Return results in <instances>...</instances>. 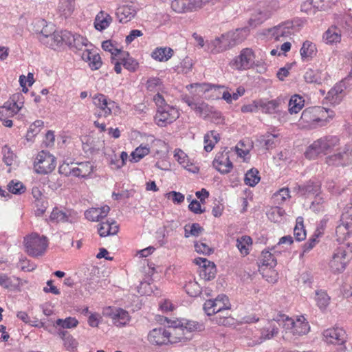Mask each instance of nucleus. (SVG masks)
Wrapping results in <instances>:
<instances>
[{
	"instance_id": "a878e982",
	"label": "nucleus",
	"mask_w": 352,
	"mask_h": 352,
	"mask_svg": "<svg viewBox=\"0 0 352 352\" xmlns=\"http://www.w3.org/2000/svg\"><path fill=\"white\" fill-rule=\"evenodd\" d=\"M110 211L108 206H104L101 208H91L86 210L85 216L87 219L91 221H100L107 216Z\"/></svg>"
},
{
	"instance_id": "39448f33",
	"label": "nucleus",
	"mask_w": 352,
	"mask_h": 352,
	"mask_svg": "<svg viewBox=\"0 0 352 352\" xmlns=\"http://www.w3.org/2000/svg\"><path fill=\"white\" fill-rule=\"evenodd\" d=\"M24 243L27 253L33 257L43 255L48 245L47 237L36 233L25 237Z\"/></svg>"
},
{
	"instance_id": "09e8293b",
	"label": "nucleus",
	"mask_w": 352,
	"mask_h": 352,
	"mask_svg": "<svg viewBox=\"0 0 352 352\" xmlns=\"http://www.w3.org/2000/svg\"><path fill=\"white\" fill-rule=\"evenodd\" d=\"M260 179L259 173L255 168L249 170L245 175V184L252 187L256 186Z\"/></svg>"
},
{
	"instance_id": "69168bd1",
	"label": "nucleus",
	"mask_w": 352,
	"mask_h": 352,
	"mask_svg": "<svg viewBox=\"0 0 352 352\" xmlns=\"http://www.w3.org/2000/svg\"><path fill=\"white\" fill-rule=\"evenodd\" d=\"M344 154H346L344 149L340 150L337 153L329 156L327 162L329 165H338L341 163Z\"/></svg>"
},
{
	"instance_id": "4468645a",
	"label": "nucleus",
	"mask_w": 352,
	"mask_h": 352,
	"mask_svg": "<svg viewBox=\"0 0 352 352\" xmlns=\"http://www.w3.org/2000/svg\"><path fill=\"white\" fill-rule=\"evenodd\" d=\"M93 103L100 109L97 113L98 117H107L112 113L115 108H118L117 104L109 99L107 96L102 94H97L93 97Z\"/></svg>"
},
{
	"instance_id": "4d7b16f0",
	"label": "nucleus",
	"mask_w": 352,
	"mask_h": 352,
	"mask_svg": "<svg viewBox=\"0 0 352 352\" xmlns=\"http://www.w3.org/2000/svg\"><path fill=\"white\" fill-rule=\"evenodd\" d=\"M340 223L349 228V230H352V206L344 208Z\"/></svg>"
},
{
	"instance_id": "c9c22d12",
	"label": "nucleus",
	"mask_w": 352,
	"mask_h": 352,
	"mask_svg": "<svg viewBox=\"0 0 352 352\" xmlns=\"http://www.w3.org/2000/svg\"><path fill=\"white\" fill-rule=\"evenodd\" d=\"M74 0H59L58 11L59 14L67 19L70 16L74 11Z\"/></svg>"
},
{
	"instance_id": "473e14b6",
	"label": "nucleus",
	"mask_w": 352,
	"mask_h": 352,
	"mask_svg": "<svg viewBox=\"0 0 352 352\" xmlns=\"http://www.w3.org/2000/svg\"><path fill=\"white\" fill-rule=\"evenodd\" d=\"M136 11L131 6H122L120 7L116 12L119 21L125 23L131 21L135 15Z\"/></svg>"
},
{
	"instance_id": "a211bd4d",
	"label": "nucleus",
	"mask_w": 352,
	"mask_h": 352,
	"mask_svg": "<svg viewBox=\"0 0 352 352\" xmlns=\"http://www.w3.org/2000/svg\"><path fill=\"white\" fill-rule=\"evenodd\" d=\"M168 343L177 344L179 342H186L191 339V335H188L178 323L167 329Z\"/></svg>"
},
{
	"instance_id": "423d86ee",
	"label": "nucleus",
	"mask_w": 352,
	"mask_h": 352,
	"mask_svg": "<svg viewBox=\"0 0 352 352\" xmlns=\"http://www.w3.org/2000/svg\"><path fill=\"white\" fill-rule=\"evenodd\" d=\"M300 24L296 21H286L269 30V34L276 41H283L284 38L294 34L300 30Z\"/></svg>"
},
{
	"instance_id": "774afa93",
	"label": "nucleus",
	"mask_w": 352,
	"mask_h": 352,
	"mask_svg": "<svg viewBox=\"0 0 352 352\" xmlns=\"http://www.w3.org/2000/svg\"><path fill=\"white\" fill-rule=\"evenodd\" d=\"M324 200L323 197L317 195L315 199L312 201L310 208L314 212H320L324 210Z\"/></svg>"
},
{
	"instance_id": "5fc2aeb1",
	"label": "nucleus",
	"mask_w": 352,
	"mask_h": 352,
	"mask_svg": "<svg viewBox=\"0 0 352 352\" xmlns=\"http://www.w3.org/2000/svg\"><path fill=\"white\" fill-rule=\"evenodd\" d=\"M146 87L149 91H158L162 89L163 84L160 78L152 77L147 80Z\"/></svg>"
},
{
	"instance_id": "bb28decb",
	"label": "nucleus",
	"mask_w": 352,
	"mask_h": 352,
	"mask_svg": "<svg viewBox=\"0 0 352 352\" xmlns=\"http://www.w3.org/2000/svg\"><path fill=\"white\" fill-rule=\"evenodd\" d=\"M330 4V0H308L301 6V10L308 14L315 12V10H324Z\"/></svg>"
},
{
	"instance_id": "f704fd0d",
	"label": "nucleus",
	"mask_w": 352,
	"mask_h": 352,
	"mask_svg": "<svg viewBox=\"0 0 352 352\" xmlns=\"http://www.w3.org/2000/svg\"><path fill=\"white\" fill-rule=\"evenodd\" d=\"M111 21L112 18L109 14L100 11L96 16L94 26L96 30L102 31L109 26Z\"/></svg>"
},
{
	"instance_id": "de8ad7c7",
	"label": "nucleus",
	"mask_w": 352,
	"mask_h": 352,
	"mask_svg": "<svg viewBox=\"0 0 352 352\" xmlns=\"http://www.w3.org/2000/svg\"><path fill=\"white\" fill-rule=\"evenodd\" d=\"M294 235L298 241H303L306 238V231L303 225V219L298 217L296 219V224L294 229Z\"/></svg>"
},
{
	"instance_id": "9b49d317",
	"label": "nucleus",
	"mask_w": 352,
	"mask_h": 352,
	"mask_svg": "<svg viewBox=\"0 0 352 352\" xmlns=\"http://www.w3.org/2000/svg\"><path fill=\"white\" fill-rule=\"evenodd\" d=\"M179 116V113L175 107L165 105L164 107H161L160 110H157L154 119L157 125L164 127L173 123Z\"/></svg>"
},
{
	"instance_id": "3c124183",
	"label": "nucleus",
	"mask_w": 352,
	"mask_h": 352,
	"mask_svg": "<svg viewBox=\"0 0 352 352\" xmlns=\"http://www.w3.org/2000/svg\"><path fill=\"white\" fill-rule=\"evenodd\" d=\"M184 289L190 296L195 297L201 292V289L197 282L195 280H189L184 285Z\"/></svg>"
},
{
	"instance_id": "4c0bfd02",
	"label": "nucleus",
	"mask_w": 352,
	"mask_h": 352,
	"mask_svg": "<svg viewBox=\"0 0 352 352\" xmlns=\"http://www.w3.org/2000/svg\"><path fill=\"white\" fill-rule=\"evenodd\" d=\"M320 190V184L318 182L309 181L306 185L299 186L298 190L301 195H314L319 192Z\"/></svg>"
},
{
	"instance_id": "72a5a7b5",
	"label": "nucleus",
	"mask_w": 352,
	"mask_h": 352,
	"mask_svg": "<svg viewBox=\"0 0 352 352\" xmlns=\"http://www.w3.org/2000/svg\"><path fill=\"white\" fill-rule=\"evenodd\" d=\"M252 245V239L250 236L243 235L236 239V246L243 256L250 254Z\"/></svg>"
},
{
	"instance_id": "ea45409f",
	"label": "nucleus",
	"mask_w": 352,
	"mask_h": 352,
	"mask_svg": "<svg viewBox=\"0 0 352 352\" xmlns=\"http://www.w3.org/2000/svg\"><path fill=\"white\" fill-rule=\"evenodd\" d=\"M173 54V50L170 47L156 48L152 52V57L157 60L163 62L169 60Z\"/></svg>"
},
{
	"instance_id": "58836bf2",
	"label": "nucleus",
	"mask_w": 352,
	"mask_h": 352,
	"mask_svg": "<svg viewBox=\"0 0 352 352\" xmlns=\"http://www.w3.org/2000/svg\"><path fill=\"white\" fill-rule=\"evenodd\" d=\"M119 60L122 61L124 67L130 72H135L138 67V63L131 57L128 52H122L120 53Z\"/></svg>"
},
{
	"instance_id": "dca6fc26",
	"label": "nucleus",
	"mask_w": 352,
	"mask_h": 352,
	"mask_svg": "<svg viewBox=\"0 0 352 352\" xmlns=\"http://www.w3.org/2000/svg\"><path fill=\"white\" fill-rule=\"evenodd\" d=\"M195 262L199 266V275L204 279L210 280L215 277L217 269L214 263L204 258H195Z\"/></svg>"
},
{
	"instance_id": "052dcab7",
	"label": "nucleus",
	"mask_w": 352,
	"mask_h": 352,
	"mask_svg": "<svg viewBox=\"0 0 352 352\" xmlns=\"http://www.w3.org/2000/svg\"><path fill=\"white\" fill-rule=\"evenodd\" d=\"M149 153V148L144 147H138L134 151H133L131 154V162H137L143 158L144 156L148 155Z\"/></svg>"
},
{
	"instance_id": "c03bdc74",
	"label": "nucleus",
	"mask_w": 352,
	"mask_h": 352,
	"mask_svg": "<svg viewBox=\"0 0 352 352\" xmlns=\"http://www.w3.org/2000/svg\"><path fill=\"white\" fill-rule=\"evenodd\" d=\"M19 283V279L15 276H8L5 274H0V285L3 288L13 289Z\"/></svg>"
},
{
	"instance_id": "603ef678",
	"label": "nucleus",
	"mask_w": 352,
	"mask_h": 352,
	"mask_svg": "<svg viewBox=\"0 0 352 352\" xmlns=\"http://www.w3.org/2000/svg\"><path fill=\"white\" fill-rule=\"evenodd\" d=\"M351 233H352V230H349V228L345 226L341 223L336 226V234L337 236V241L339 242H343L345 241Z\"/></svg>"
},
{
	"instance_id": "49530a36",
	"label": "nucleus",
	"mask_w": 352,
	"mask_h": 352,
	"mask_svg": "<svg viewBox=\"0 0 352 352\" xmlns=\"http://www.w3.org/2000/svg\"><path fill=\"white\" fill-rule=\"evenodd\" d=\"M21 98H22V95L18 93L12 95L10 100L4 103L3 107L8 110V113L10 116L18 113V107H15L16 100H20Z\"/></svg>"
},
{
	"instance_id": "393cba45",
	"label": "nucleus",
	"mask_w": 352,
	"mask_h": 352,
	"mask_svg": "<svg viewBox=\"0 0 352 352\" xmlns=\"http://www.w3.org/2000/svg\"><path fill=\"white\" fill-rule=\"evenodd\" d=\"M317 52L316 44L308 40L302 43L300 50L301 59L304 62L311 60L317 55Z\"/></svg>"
},
{
	"instance_id": "6ab92c4d",
	"label": "nucleus",
	"mask_w": 352,
	"mask_h": 352,
	"mask_svg": "<svg viewBox=\"0 0 352 352\" xmlns=\"http://www.w3.org/2000/svg\"><path fill=\"white\" fill-rule=\"evenodd\" d=\"M212 164L215 169L221 174L230 173L233 168L232 163L229 159L228 152L218 153Z\"/></svg>"
},
{
	"instance_id": "6e6d98bb",
	"label": "nucleus",
	"mask_w": 352,
	"mask_h": 352,
	"mask_svg": "<svg viewBox=\"0 0 352 352\" xmlns=\"http://www.w3.org/2000/svg\"><path fill=\"white\" fill-rule=\"evenodd\" d=\"M186 1L187 0H173L171 1L172 10L177 13L190 12Z\"/></svg>"
},
{
	"instance_id": "c85d7f7f",
	"label": "nucleus",
	"mask_w": 352,
	"mask_h": 352,
	"mask_svg": "<svg viewBox=\"0 0 352 352\" xmlns=\"http://www.w3.org/2000/svg\"><path fill=\"white\" fill-rule=\"evenodd\" d=\"M276 265V260L274 254L267 250H263L258 258L259 271L264 273V267L274 268Z\"/></svg>"
},
{
	"instance_id": "ddd939ff",
	"label": "nucleus",
	"mask_w": 352,
	"mask_h": 352,
	"mask_svg": "<svg viewBox=\"0 0 352 352\" xmlns=\"http://www.w3.org/2000/svg\"><path fill=\"white\" fill-rule=\"evenodd\" d=\"M255 54L251 48L243 49L239 55L232 61L231 65L236 69L245 70L254 65Z\"/></svg>"
},
{
	"instance_id": "2eb2a0df",
	"label": "nucleus",
	"mask_w": 352,
	"mask_h": 352,
	"mask_svg": "<svg viewBox=\"0 0 352 352\" xmlns=\"http://www.w3.org/2000/svg\"><path fill=\"white\" fill-rule=\"evenodd\" d=\"M103 314L104 316L111 318L113 324L117 327L125 326L131 319L128 311L114 307H105L103 309Z\"/></svg>"
},
{
	"instance_id": "6e6552de",
	"label": "nucleus",
	"mask_w": 352,
	"mask_h": 352,
	"mask_svg": "<svg viewBox=\"0 0 352 352\" xmlns=\"http://www.w3.org/2000/svg\"><path fill=\"white\" fill-rule=\"evenodd\" d=\"M230 304L228 298L223 294L219 295L215 299H210L204 304V309L208 316L221 314L228 311Z\"/></svg>"
},
{
	"instance_id": "bf43d9fd",
	"label": "nucleus",
	"mask_w": 352,
	"mask_h": 352,
	"mask_svg": "<svg viewBox=\"0 0 352 352\" xmlns=\"http://www.w3.org/2000/svg\"><path fill=\"white\" fill-rule=\"evenodd\" d=\"M278 136L277 134L267 133L261 138V142L263 143L266 149L272 148L276 146V139Z\"/></svg>"
},
{
	"instance_id": "aec40b11",
	"label": "nucleus",
	"mask_w": 352,
	"mask_h": 352,
	"mask_svg": "<svg viewBox=\"0 0 352 352\" xmlns=\"http://www.w3.org/2000/svg\"><path fill=\"white\" fill-rule=\"evenodd\" d=\"M147 339L153 345L167 344L169 340L167 329L163 327L155 328L149 331Z\"/></svg>"
},
{
	"instance_id": "2f4dec72",
	"label": "nucleus",
	"mask_w": 352,
	"mask_h": 352,
	"mask_svg": "<svg viewBox=\"0 0 352 352\" xmlns=\"http://www.w3.org/2000/svg\"><path fill=\"white\" fill-rule=\"evenodd\" d=\"M69 35L67 36L65 45L76 50H81L82 47L87 46V39L79 34H74L69 31Z\"/></svg>"
},
{
	"instance_id": "e2e57ef3",
	"label": "nucleus",
	"mask_w": 352,
	"mask_h": 352,
	"mask_svg": "<svg viewBox=\"0 0 352 352\" xmlns=\"http://www.w3.org/2000/svg\"><path fill=\"white\" fill-rule=\"evenodd\" d=\"M3 160L7 166H11L16 157L15 155L8 146L2 148Z\"/></svg>"
},
{
	"instance_id": "20e7f679",
	"label": "nucleus",
	"mask_w": 352,
	"mask_h": 352,
	"mask_svg": "<svg viewBox=\"0 0 352 352\" xmlns=\"http://www.w3.org/2000/svg\"><path fill=\"white\" fill-rule=\"evenodd\" d=\"M351 254L347 248L340 246L336 248L329 262V267L333 274H340L344 271L351 261Z\"/></svg>"
},
{
	"instance_id": "f257e3e1",
	"label": "nucleus",
	"mask_w": 352,
	"mask_h": 352,
	"mask_svg": "<svg viewBox=\"0 0 352 352\" xmlns=\"http://www.w3.org/2000/svg\"><path fill=\"white\" fill-rule=\"evenodd\" d=\"M277 320L283 322V339L289 342H294L298 338L306 335L310 330L309 324L303 316L294 320L283 315Z\"/></svg>"
},
{
	"instance_id": "4be33fe9",
	"label": "nucleus",
	"mask_w": 352,
	"mask_h": 352,
	"mask_svg": "<svg viewBox=\"0 0 352 352\" xmlns=\"http://www.w3.org/2000/svg\"><path fill=\"white\" fill-rule=\"evenodd\" d=\"M188 89H195V92L197 94L191 93V96H195L196 98V96H202L204 94L208 93L209 91H219V94L221 89H224L225 86L223 85H217L209 83H195L190 84L186 87Z\"/></svg>"
},
{
	"instance_id": "5701e85b",
	"label": "nucleus",
	"mask_w": 352,
	"mask_h": 352,
	"mask_svg": "<svg viewBox=\"0 0 352 352\" xmlns=\"http://www.w3.org/2000/svg\"><path fill=\"white\" fill-rule=\"evenodd\" d=\"M97 227L98 234L101 237L116 234L119 230L118 225L113 219L100 222Z\"/></svg>"
},
{
	"instance_id": "9d476101",
	"label": "nucleus",
	"mask_w": 352,
	"mask_h": 352,
	"mask_svg": "<svg viewBox=\"0 0 352 352\" xmlns=\"http://www.w3.org/2000/svg\"><path fill=\"white\" fill-rule=\"evenodd\" d=\"M55 167V157L49 152L41 151L37 154L34 162V168L38 173L47 174L51 173Z\"/></svg>"
},
{
	"instance_id": "412c9836",
	"label": "nucleus",
	"mask_w": 352,
	"mask_h": 352,
	"mask_svg": "<svg viewBox=\"0 0 352 352\" xmlns=\"http://www.w3.org/2000/svg\"><path fill=\"white\" fill-rule=\"evenodd\" d=\"M228 32L222 34L220 37L216 38L210 43L211 52L213 53H219L226 51L234 47L232 41H230Z\"/></svg>"
},
{
	"instance_id": "b1692460",
	"label": "nucleus",
	"mask_w": 352,
	"mask_h": 352,
	"mask_svg": "<svg viewBox=\"0 0 352 352\" xmlns=\"http://www.w3.org/2000/svg\"><path fill=\"white\" fill-rule=\"evenodd\" d=\"M345 88L344 82L342 80L328 91L326 99L332 104H339L343 98V91Z\"/></svg>"
},
{
	"instance_id": "a19ab883",
	"label": "nucleus",
	"mask_w": 352,
	"mask_h": 352,
	"mask_svg": "<svg viewBox=\"0 0 352 352\" xmlns=\"http://www.w3.org/2000/svg\"><path fill=\"white\" fill-rule=\"evenodd\" d=\"M219 139V134L215 131H210L207 133L204 136V150L206 152L211 151Z\"/></svg>"
},
{
	"instance_id": "37998d69",
	"label": "nucleus",
	"mask_w": 352,
	"mask_h": 352,
	"mask_svg": "<svg viewBox=\"0 0 352 352\" xmlns=\"http://www.w3.org/2000/svg\"><path fill=\"white\" fill-rule=\"evenodd\" d=\"M305 100L298 95L293 96L289 101V111L291 114L298 113L304 107Z\"/></svg>"
},
{
	"instance_id": "0eeeda50",
	"label": "nucleus",
	"mask_w": 352,
	"mask_h": 352,
	"mask_svg": "<svg viewBox=\"0 0 352 352\" xmlns=\"http://www.w3.org/2000/svg\"><path fill=\"white\" fill-rule=\"evenodd\" d=\"M346 340V333L342 328L327 329L323 332V340L327 344L336 345L338 351L340 352L345 351Z\"/></svg>"
},
{
	"instance_id": "7ed1b4c3",
	"label": "nucleus",
	"mask_w": 352,
	"mask_h": 352,
	"mask_svg": "<svg viewBox=\"0 0 352 352\" xmlns=\"http://www.w3.org/2000/svg\"><path fill=\"white\" fill-rule=\"evenodd\" d=\"M339 144V138L337 136L327 135L322 137L314 141L307 148L305 156L309 160L316 159L320 154L326 155Z\"/></svg>"
},
{
	"instance_id": "8fccbe9b",
	"label": "nucleus",
	"mask_w": 352,
	"mask_h": 352,
	"mask_svg": "<svg viewBox=\"0 0 352 352\" xmlns=\"http://www.w3.org/2000/svg\"><path fill=\"white\" fill-rule=\"evenodd\" d=\"M316 301L320 309H324L329 304L330 297L326 292L318 290L316 292Z\"/></svg>"
},
{
	"instance_id": "680f3d73",
	"label": "nucleus",
	"mask_w": 352,
	"mask_h": 352,
	"mask_svg": "<svg viewBox=\"0 0 352 352\" xmlns=\"http://www.w3.org/2000/svg\"><path fill=\"white\" fill-rule=\"evenodd\" d=\"M50 220L56 222H65L69 219L68 216L63 211L54 208L50 214Z\"/></svg>"
},
{
	"instance_id": "338daca9",
	"label": "nucleus",
	"mask_w": 352,
	"mask_h": 352,
	"mask_svg": "<svg viewBox=\"0 0 352 352\" xmlns=\"http://www.w3.org/2000/svg\"><path fill=\"white\" fill-rule=\"evenodd\" d=\"M8 186L9 192L12 194H21L25 189L23 184L20 182H14V181H12L9 183Z\"/></svg>"
},
{
	"instance_id": "f3484780",
	"label": "nucleus",
	"mask_w": 352,
	"mask_h": 352,
	"mask_svg": "<svg viewBox=\"0 0 352 352\" xmlns=\"http://www.w3.org/2000/svg\"><path fill=\"white\" fill-rule=\"evenodd\" d=\"M182 100L200 116H206L210 112L208 104L202 101L197 102V98L195 96L188 94L182 95Z\"/></svg>"
},
{
	"instance_id": "1a4fd4ad",
	"label": "nucleus",
	"mask_w": 352,
	"mask_h": 352,
	"mask_svg": "<svg viewBox=\"0 0 352 352\" xmlns=\"http://www.w3.org/2000/svg\"><path fill=\"white\" fill-rule=\"evenodd\" d=\"M67 35L69 36L67 30L54 31L52 34H47L45 30H42L38 36V39L43 45L52 49H56L64 44L65 45Z\"/></svg>"
},
{
	"instance_id": "f03ea898",
	"label": "nucleus",
	"mask_w": 352,
	"mask_h": 352,
	"mask_svg": "<svg viewBox=\"0 0 352 352\" xmlns=\"http://www.w3.org/2000/svg\"><path fill=\"white\" fill-rule=\"evenodd\" d=\"M333 116V112L327 109L313 107L302 111L300 120L302 123L306 124L307 126L314 129L326 125Z\"/></svg>"
},
{
	"instance_id": "a18cd8bd",
	"label": "nucleus",
	"mask_w": 352,
	"mask_h": 352,
	"mask_svg": "<svg viewBox=\"0 0 352 352\" xmlns=\"http://www.w3.org/2000/svg\"><path fill=\"white\" fill-rule=\"evenodd\" d=\"M178 324L184 329V331L188 335H190V333L194 331H201L203 327L202 324L197 322L188 320H182L179 321Z\"/></svg>"
},
{
	"instance_id": "cd10ccee",
	"label": "nucleus",
	"mask_w": 352,
	"mask_h": 352,
	"mask_svg": "<svg viewBox=\"0 0 352 352\" xmlns=\"http://www.w3.org/2000/svg\"><path fill=\"white\" fill-rule=\"evenodd\" d=\"M342 31L336 25H332L324 32L322 36L323 41L328 45L340 43L341 41Z\"/></svg>"
},
{
	"instance_id": "f8f14e48",
	"label": "nucleus",
	"mask_w": 352,
	"mask_h": 352,
	"mask_svg": "<svg viewBox=\"0 0 352 352\" xmlns=\"http://www.w3.org/2000/svg\"><path fill=\"white\" fill-rule=\"evenodd\" d=\"M77 167L70 168L69 164H63L59 166V172L65 175H72L76 177L85 178L93 172L94 166L89 162L78 163Z\"/></svg>"
},
{
	"instance_id": "e433bc0d",
	"label": "nucleus",
	"mask_w": 352,
	"mask_h": 352,
	"mask_svg": "<svg viewBox=\"0 0 352 352\" xmlns=\"http://www.w3.org/2000/svg\"><path fill=\"white\" fill-rule=\"evenodd\" d=\"M230 41H232L233 45L235 46L243 42L249 34L248 28H243L236 29L234 31L228 32Z\"/></svg>"
},
{
	"instance_id": "7c9ffc66",
	"label": "nucleus",
	"mask_w": 352,
	"mask_h": 352,
	"mask_svg": "<svg viewBox=\"0 0 352 352\" xmlns=\"http://www.w3.org/2000/svg\"><path fill=\"white\" fill-rule=\"evenodd\" d=\"M82 58L88 63L89 66L92 70H97L102 65L100 56L98 54L93 53L89 50H86L82 53Z\"/></svg>"
},
{
	"instance_id": "0e129e2a",
	"label": "nucleus",
	"mask_w": 352,
	"mask_h": 352,
	"mask_svg": "<svg viewBox=\"0 0 352 352\" xmlns=\"http://www.w3.org/2000/svg\"><path fill=\"white\" fill-rule=\"evenodd\" d=\"M273 196L278 204L283 203L290 197L289 188H282L275 192Z\"/></svg>"
},
{
	"instance_id": "c756f323",
	"label": "nucleus",
	"mask_w": 352,
	"mask_h": 352,
	"mask_svg": "<svg viewBox=\"0 0 352 352\" xmlns=\"http://www.w3.org/2000/svg\"><path fill=\"white\" fill-rule=\"evenodd\" d=\"M281 102L282 99L279 98L272 100L261 99L259 100L258 106L263 113L272 114L276 112Z\"/></svg>"
},
{
	"instance_id": "79ce46f5",
	"label": "nucleus",
	"mask_w": 352,
	"mask_h": 352,
	"mask_svg": "<svg viewBox=\"0 0 352 352\" xmlns=\"http://www.w3.org/2000/svg\"><path fill=\"white\" fill-rule=\"evenodd\" d=\"M58 334L63 340L67 350L74 351L77 348L78 342L67 331L59 330Z\"/></svg>"
},
{
	"instance_id": "13d9d810",
	"label": "nucleus",
	"mask_w": 352,
	"mask_h": 352,
	"mask_svg": "<svg viewBox=\"0 0 352 352\" xmlns=\"http://www.w3.org/2000/svg\"><path fill=\"white\" fill-rule=\"evenodd\" d=\"M56 324L63 329H72L78 324V321L76 318L68 317L65 319H58Z\"/></svg>"
},
{
	"instance_id": "864d4df0",
	"label": "nucleus",
	"mask_w": 352,
	"mask_h": 352,
	"mask_svg": "<svg viewBox=\"0 0 352 352\" xmlns=\"http://www.w3.org/2000/svg\"><path fill=\"white\" fill-rule=\"evenodd\" d=\"M212 320L215 323L223 326H230L234 323V318L230 317L228 311L226 314L223 312V314L215 316Z\"/></svg>"
}]
</instances>
